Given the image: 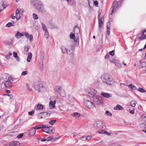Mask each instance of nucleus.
Here are the masks:
<instances>
[{
  "mask_svg": "<svg viewBox=\"0 0 146 146\" xmlns=\"http://www.w3.org/2000/svg\"><path fill=\"white\" fill-rule=\"evenodd\" d=\"M101 78L102 82L107 84L111 85L114 83L113 78L108 74L104 73L102 75Z\"/></svg>",
  "mask_w": 146,
  "mask_h": 146,
  "instance_id": "obj_1",
  "label": "nucleus"
},
{
  "mask_svg": "<svg viewBox=\"0 0 146 146\" xmlns=\"http://www.w3.org/2000/svg\"><path fill=\"white\" fill-rule=\"evenodd\" d=\"M86 91L88 96L92 98H93L97 93V91L92 88H87L86 90Z\"/></svg>",
  "mask_w": 146,
  "mask_h": 146,
  "instance_id": "obj_2",
  "label": "nucleus"
},
{
  "mask_svg": "<svg viewBox=\"0 0 146 146\" xmlns=\"http://www.w3.org/2000/svg\"><path fill=\"white\" fill-rule=\"evenodd\" d=\"M43 82L41 81H36L35 82L34 86L35 89L37 90L38 92L42 91L43 88Z\"/></svg>",
  "mask_w": 146,
  "mask_h": 146,
  "instance_id": "obj_3",
  "label": "nucleus"
},
{
  "mask_svg": "<svg viewBox=\"0 0 146 146\" xmlns=\"http://www.w3.org/2000/svg\"><path fill=\"white\" fill-rule=\"evenodd\" d=\"M70 49H69L68 51L67 49L64 46H62L61 48L62 52L64 54L67 53L70 54L71 53H72L74 51V48L73 46L72 45L70 46Z\"/></svg>",
  "mask_w": 146,
  "mask_h": 146,
  "instance_id": "obj_4",
  "label": "nucleus"
},
{
  "mask_svg": "<svg viewBox=\"0 0 146 146\" xmlns=\"http://www.w3.org/2000/svg\"><path fill=\"white\" fill-rule=\"evenodd\" d=\"M102 11H99L98 13V18L99 21V29H100L102 27V25L103 24V21H104V16L101 14Z\"/></svg>",
  "mask_w": 146,
  "mask_h": 146,
  "instance_id": "obj_5",
  "label": "nucleus"
},
{
  "mask_svg": "<svg viewBox=\"0 0 146 146\" xmlns=\"http://www.w3.org/2000/svg\"><path fill=\"white\" fill-rule=\"evenodd\" d=\"M42 131L50 134H53L55 132L54 129L52 127H48V126L46 128L43 129Z\"/></svg>",
  "mask_w": 146,
  "mask_h": 146,
  "instance_id": "obj_6",
  "label": "nucleus"
},
{
  "mask_svg": "<svg viewBox=\"0 0 146 146\" xmlns=\"http://www.w3.org/2000/svg\"><path fill=\"white\" fill-rule=\"evenodd\" d=\"M103 123L102 121L100 120L95 121L94 123V127L96 128H99L101 127Z\"/></svg>",
  "mask_w": 146,
  "mask_h": 146,
  "instance_id": "obj_7",
  "label": "nucleus"
},
{
  "mask_svg": "<svg viewBox=\"0 0 146 146\" xmlns=\"http://www.w3.org/2000/svg\"><path fill=\"white\" fill-rule=\"evenodd\" d=\"M84 105L88 108L91 109L94 106V105L91 101H85Z\"/></svg>",
  "mask_w": 146,
  "mask_h": 146,
  "instance_id": "obj_8",
  "label": "nucleus"
},
{
  "mask_svg": "<svg viewBox=\"0 0 146 146\" xmlns=\"http://www.w3.org/2000/svg\"><path fill=\"white\" fill-rule=\"evenodd\" d=\"M119 3H121L120 2H113L112 5L111 7L112 9L111 10V13L110 14V15H112L114 12V10L116 9V7L118 6V4Z\"/></svg>",
  "mask_w": 146,
  "mask_h": 146,
  "instance_id": "obj_9",
  "label": "nucleus"
},
{
  "mask_svg": "<svg viewBox=\"0 0 146 146\" xmlns=\"http://www.w3.org/2000/svg\"><path fill=\"white\" fill-rule=\"evenodd\" d=\"M12 79V77H9L8 79V80L6 81L4 83V85L6 88H9L12 86V84L10 80Z\"/></svg>",
  "mask_w": 146,
  "mask_h": 146,
  "instance_id": "obj_10",
  "label": "nucleus"
},
{
  "mask_svg": "<svg viewBox=\"0 0 146 146\" xmlns=\"http://www.w3.org/2000/svg\"><path fill=\"white\" fill-rule=\"evenodd\" d=\"M48 27L50 29L57 28L56 25L53 23L51 20H49L47 23Z\"/></svg>",
  "mask_w": 146,
  "mask_h": 146,
  "instance_id": "obj_11",
  "label": "nucleus"
},
{
  "mask_svg": "<svg viewBox=\"0 0 146 146\" xmlns=\"http://www.w3.org/2000/svg\"><path fill=\"white\" fill-rule=\"evenodd\" d=\"M36 9L42 13H44L45 12L44 7L42 2L41 3V4H40Z\"/></svg>",
  "mask_w": 146,
  "mask_h": 146,
  "instance_id": "obj_12",
  "label": "nucleus"
},
{
  "mask_svg": "<svg viewBox=\"0 0 146 146\" xmlns=\"http://www.w3.org/2000/svg\"><path fill=\"white\" fill-rule=\"evenodd\" d=\"M15 15L16 16L17 20H18L22 16V13H20L19 11V10L17 9L16 11Z\"/></svg>",
  "mask_w": 146,
  "mask_h": 146,
  "instance_id": "obj_13",
  "label": "nucleus"
},
{
  "mask_svg": "<svg viewBox=\"0 0 146 146\" xmlns=\"http://www.w3.org/2000/svg\"><path fill=\"white\" fill-rule=\"evenodd\" d=\"M101 95L102 96L105 97L106 98L111 97L112 96V95L111 94L103 92H101Z\"/></svg>",
  "mask_w": 146,
  "mask_h": 146,
  "instance_id": "obj_14",
  "label": "nucleus"
},
{
  "mask_svg": "<svg viewBox=\"0 0 146 146\" xmlns=\"http://www.w3.org/2000/svg\"><path fill=\"white\" fill-rule=\"evenodd\" d=\"M145 38H146V30H144L141 33V36L139 38V39L140 40H142Z\"/></svg>",
  "mask_w": 146,
  "mask_h": 146,
  "instance_id": "obj_15",
  "label": "nucleus"
},
{
  "mask_svg": "<svg viewBox=\"0 0 146 146\" xmlns=\"http://www.w3.org/2000/svg\"><path fill=\"white\" fill-rule=\"evenodd\" d=\"M41 2L39 1L35 0L33 2V4L36 9L40 4H41Z\"/></svg>",
  "mask_w": 146,
  "mask_h": 146,
  "instance_id": "obj_16",
  "label": "nucleus"
},
{
  "mask_svg": "<svg viewBox=\"0 0 146 146\" xmlns=\"http://www.w3.org/2000/svg\"><path fill=\"white\" fill-rule=\"evenodd\" d=\"M23 32L21 33L19 31L17 32V33L15 35V36L17 38H19L21 37L24 36Z\"/></svg>",
  "mask_w": 146,
  "mask_h": 146,
  "instance_id": "obj_17",
  "label": "nucleus"
},
{
  "mask_svg": "<svg viewBox=\"0 0 146 146\" xmlns=\"http://www.w3.org/2000/svg\"><path fill=\"white\" fill-rule=\"evenodd\" d=\"M36 131V130L32 128L29 131V135L30 136H33L35 133Z\"/></svg>",
  "mask_w": 146,
  "mask_h": 146,
  "instance_id": "obj_18",
  "label": "nucleus"
},
{
  "mask_svg": "<svg viewBox=\"0 0 146 146\" xmlns=\"http://www.w3.org/2000/svg\"><path fill=\"white\" fill-rule=\"evenodd\" d=\"M19 144V142L17 141H13L11 143L9 146H17Z\"/></svg>",
  "mask_w": 146,
  "mask_h": 146,
  "instance_id": "obj_19",
  "label": "nucleus"
},
{
  "mask_svg": "<svg viewBox=\"0 0 146 146\" xmlns=\"http://www.w3.org/2000/svg\"><path fill=\"white\" fill-rule=\"evenodd\" d=\"M54 103L53 101H51L49 104V107L52 109H54L55 108V104L56 103V101H54Z\"/></svg>",
  "mask_w": 146,
  "mask_h": 146,
  "instance_id": "obj_20",
  "label": "nucleus"
},
{
  "mask_svg": "<svg viewBox=\"0 0 146 146\" xmlns=\"http://www.w3.org/2000/svg\"><path fill=\"white\" fill-rule=\"evenodd\" d=\"M32 54L31 53L29 52L28 54V56L27 58V61L29 62L31 61L32 57Z\"/></svg>",
  "mask_w": 146,
  "mask_h": 146,
  "instance_id": "obj_21",
  "label": "nucleus"
},
{
  "mask_svg": "<svg viewBox=\"0 0 146 146\" xmlns=\"http://www.w3.org/2000/svg\"><path fill=\"white\" fill-rule=\"evenodd\" d=\"M74 33L78 34L80 32L79 28L77 26H75L74 27L73 30Z\"/></svg>",
  "mask_w": 146,
  "mask_h": 146,
  "instance_id": "obj_22",
  "label": "nucleus"
},
{
  "mask_svg": "<svg viewBox=\"0 0 146 146\" xmlns=\"http://www.w3.org/2000/svg\"><path fill=\"white\" fill-rule=\"evenodd\" d=\"M62 89L61 86H56L55 87V90L59 93Z\"/></svg>",
  "mask_w": 146,
  "mask_h": 146,
  "instance_id": "obj_23",
  "label": "nucleus"
},
{
  "mask_svg": "<svg viewBox=\"0 0 146 146\" xmlns=\"http://www.w3.org/2000/svg\"><path fill=\"white\" fill-rule=\"evenodd\" d=\"M62 97H64L66 95L64 90L63 89L58 93Z\"/></svg>",
  "mask_w": 146,
  "mask_h": 146,
  "instance_id": "obj_24",
  "label": "nucleus"
},
{
  "mask_svg": "<svg viewBox=\"0 0 146 146\" xmlns=\"http://www.w3.org/2000/svg\"><path fill=\"white\" fill-rule=\"evenodd\" d=\"M115 110H123V108L119 105H117L116 107L114 108Z\"/></svg>",
  "mask_w": 146,
  "mask_h": 146,
  "instance_id": "obj_25",
  "label": "nucleus"
},
{
  "mask_svg": "<svg viewBox=\"0 0 146 146\" xmlns=\"http://www.w3.org/2000/svg\"><path fill=\"white\" fill-rule=\"evenodd\" d=\"M137 103L135 101H131L130 103V105L133 107L135 106Z\"/></svg>",
  "mask_w": 146,
  "mask_h": 146,
  "instance_id": "obj_26",
  "label": "nucleus"
},
{
  "mask_svg": "<svg viewBox=\"0 0 146 146\" xmlns=\"http://www.w3.org/2000/svg\"><path fill=\"white\" fill-rule=\"evenodd\" d=\"M128 87L129 88H130L133 90H135L136 89V87L134 86H132V84H130L128 85Z\"/></svg>",
  "mask_w": 146,
  "mask_h": 146,
  "instance_id": "obj_27",
  "label": "nucleus"
},
{
  "mask_svg": "<svg viewBox=\"0 0 146 146\" xmlns=\"http://www.w3.org/2000/svg\"><path fill=\"white\" fill-rule=\"evenodd\" d=\"M72 116H74L77 117H79L80 115V114L79 113L76 112L72 114Z\"/></svg>",
  "mask_w": 146,
  "mask_h": 146,
  "instance_id": "obj_28",
  "label": "nucleus"
},
{
  "mask_svg": "<svg viewBox=\"0 0 146 146\" xmlns=\"http://www.w3.org/2000/svg\"><path fill=\"white\" fill-rule=\"evenodd\" d=\"M45 33L44 35V37L46 38V39H47L48 38L49 35L48 31H44Z\"/></svg>",
  "mask_w": 146,
  "mask_h": 146,
  "instance_id": "obj_29",
  "label": "nucleus"
},
{
  "mask_svg": "<svg viewBox=\"0 0 146 146\" xmlns=\"http://www.w3.org/2000/svg\"><path fill=\"white\" fill-rule=\"evenodd\" d=\"M41 25L42 29L44 31H47L45 25L43 23H41Z\"/></svg>",
  "mask_w": 146,
  "mask_h": 146,
  "instance_id": "obj_30",
  "label": "nucleus"
},
{
  "mask_svg": "<svg viewBox=\"0 0 146 146\" xmlns=\"http://www.w3.org/2000/svg\"><path fill=\"white\" fill-rule=\"evenodd\" d=\"M2 6L3 7V9L1 8V10L0 11V12L3 10L5 8H6V6H5V5L6 4V3L5 2H3V1H2Z\"/></svg>",
  "mask_w": 146,
  "mask_h": 146,
  "instance_id": "obj_31",
  "label": "nucleus"
},
{
  "mask_svg": "<svg viewBox=\"0 0 146 146\" xmlns=\"http://www.w3.org/2000/svg\"><path fill=\"white\" fill-rule=\"evenodd\" d=\"M50 100H57V97L55 96H52L50 98Z\"/></svg>",
  "mask_w": 146,
  "mask_h": 146,
  "instance_id": "obj_32",
  "label": "nucleus"
},
{
  "mask_svg": "<svg viewBox=\"0 0 146 146\" xmlns=\"http://www.w3.org/2000/svg\"><path fill=\"white\" fill-rule=\"evenodd\" d=\"M56 121L55 120H52L50 121L49 123L51 125H53L55 123Z\"/></svg>",
  "mask_w": 146,
  "mask_h": 146,
  "instance_id": "obj_33",
  "label": "nucleus"
},
{
  "mask_svg": "<svg viewBox=\"0 0 146 146\" xmlns=\"http://www.w3.org/2000/svg\"><path fill=\"white\" fill-rule=\"evenodd\" d=\"M137 90L140 92L142 93H144L146 92L144 90L143 88H139Z\"/></svg>",
  "mask_w": 146,
  "mask_h": 146,
  "instance_id": "obj_34",
  "label": "nucleus"
},
{
  "mask_svg": "<svg viewBox=\"0 0 146 146\" xmlns=\"http://www.w3.org/2000/svg\"><path fill=\"white\" fill-rule=\"evenodd\" d=\"M140 127L142 129H145V123H143L140 124Z\"/></svg>",
  "mask_w": 146,
  "mask_h": 146,
  "instance_id": "obj_35",
  "label": "nucleus"
},
{
  "mask_svg": "<svg viewBox=\"0 0 146 146\" xmlns=\"http://www.w3.org/2000/svg\"><path fill=\"white\" fill-rule=\"evenodd\" d=\"M6 26L7 27H10L11 26H14V25L12 24V23H11V22H9V23H7L6 24Z\"/></svg>",
  "mask_w": 146,
  "mask_h": 146,
  "instance_id": "obj_36",
  "label": "nucleus"
},
{
  "mask_svg": "<svg viewBox=\"0 0 146 146\" xmlns=\"http://www.w3.org/2000/svg\"><path fill=\"white\" fill-rule=\"evenodd\" d=\"M12 54L10 52L9 53L7 54L6 56V59H8L10 58V56Z\"/></svg>",
  "mask_w": 146,
  "mask_h": 146,
  "instance_id": "obj_37",
  "label": "nucleus"
},
{
  "mask_svg": "<svg viewBox=\"0 0 146 146\" xmlns=\"http://www.w3.org/2000/svg\"><path fill=\"white\" fill-rule=\"evenodd\" d=\"M37 107L38 109L41 110L43 108V106L42 105L38 104L37 106Z\"/></svg>",
  "mask_w": 146,
  "mask_h": 146,
  "instance_id": "obj_38",
  "label": "nucleus"
},
{
  "mask_svg": "<svg viewBox=\"0 0 146 146\" xmlns=\"http://www.w3.org/2000/svg\"><path fill=\"white\" fill-rule=\"evenodd\" d=\"M70 38L72 39H74V38H75V36L74 34L72 33H70Z\"/></svg>",
  "mask_w": 146,
  "mask_h": 146,
  "instance_id": "obj_39",
  "label": "nucleus"
},
{
  "mask_svg": "<svg viewBox=\"0 0 146 146\" xmlns=\"http://www.w3.org/2000/svg\"><path fill=\"white\" fill-rule=\"evenodd\" d=\"M24 135V134L23 133H22L21 134H19L17 136V137L18 138L20 139L22 137L23 135Z\"/></svg>",
  "mask_w": 146,
  "mask_h": 146,
  "instance_id": "obj_40",
  "label": "nucleus"
},
{
  "mask_svg": "<svg viewBox=\"0 0 146 146\" xmlns=\"http://www.w3.org/2000/svg\"><path fill=\"white\" fill-rule=\"evenodd\" d=\"M115 64L116 67H117L118 68H121V65L119 63H115Z\"/></svg>",
  "mask_w": 146,
  "mask_h": 146,
  "instance_id": "obj_41",
  "label": "nucleus"
},
{
  "mask_svg": "<svg viewBox=\"0 0 146 146\" xmlns=\"http://www.w3.org/2000/svg\"><path fill=\"white\" fill-rule=\"evenodd\" d=\"M23 34L24 35V36H25L26 38H29V33H27L26 32H23Z\"/></svg>",
  "mask_w": 146,
  "mask_h": 146,
  "instance_id": "obj_42",
  "label": "nucleus"
},
{
  "mask_svg": "<svg viewBox=\"0 0 146 146\" xmlns=\"http://www.w3.org/2000/svg\"><path fill=\"white\" fill-rule=\"evenodd\" d=\"M29 49V48L28 46H25L24 47V51L25 52H27Z\"/></svg>",
  "mask_w": 146,
  "mask_h": 146,
  "instance_id": "obj_43",
  "label": "nucleus"
},
{
  "mask_svg": "<svg viewBox=\"0 0 146 146\" xmlns=\"http://www.w3.org/2000/svg\"><path fill=\"white\" fill-rule=\"evenodd\" d=\"M33 17L34 19H38V17L37 15L35 13H33Z\"/></svg>",
  "mask_w": 146,
  "mask_h": 146,
  "instance_id": "obj_44",
  "label": "nucleus"
},
{
  "mask_svg": "<svg viewBox=\"0 0 146 146\" xmlns=\"http://www.w3.org/2000/svg\"><path fill=\"white\" fill-rule=\"evenodd\" d=\"M35 112V110H32L31 111H29L28 112L29 115H33Z\"/></svg>",
  "mask_w": 146,
  "mask_h": 146,
  "instance_id": "obj_45",
  "label": "nucleus"
},
{
  "mask_svg": "<svg viewBox=\"0 0 146 146\" xmlns=\"http://www.w3.org/2000/svg\"><path fill=\"white\" fill-rule=\"evenodd\" d=\"M80 139L83 141H85L86 140V136H83L82 137L80 138Z\"/></svg>",
  "mask_w": 146,
  "mask_h": 146,
  "instance_id": "obj_46",
  "label": "nucleus"
},
{
  "mask_svg": "<svg viewBox=\"0 0 146 146\" xmlns=\"http://www.w3.org/2000/svg\"><path fill=\"white\" fill-rule=\"evenodd\" d=\"M38 116L40 118H42L43 117V115L42 113H38Z\"/></svg>",
  "mask_w": 146,
  "mask_h": 146,
  "instance_id": "obj_47",
  "label": "nucleus"
},
{
  "mask_svg": "<svg viewBox=\"0 0 146 146\" xmlns=\"http://www.w3.org/2000/svg\"><path fill=\"white\" fill-rule=\"evenodd\" d=\"M27 71H24L22 72L21 75L22 76H25L27 75Z\"/></svg>",
  "mask_w": 146,
  "mask_h": 146,
  "instance_id": "obj_48",
  "label": "nucleus"
},
{
  "mask_svg": "<svg viewBox=\"0 0 146 146\" xmlns=\"http://www.w3.org/2000/svg\"><path fill=\"white\" fill-rule=\"evenodd\" d=\"M114 50H112V51H110L109 52V54L112 56L114 55Z\"/></svg>",
  "mask_w": 146,
  "mask_h": 146,
  "instance_id": "obj_49",
  "label": "nucleus"
},
{
  "mask_svg": "<svg viewBox=\"0 0 146 146\" xmlns=\"http://www.w3.org/2000/svg\"><path fill=\"white\" fill-rule=\"evenodd\" d=\"M94 5L96 7L98 6V1H94Z\"/></svg>",
  "mask_w": 146,
  "mask_h": 146,
  "instance_id": "obj_50",
  "label": "nucleus"
},
{
  "mask_svg": "<svg viewBox=\"0 0 146 146\" xmlns=\"http://www.w3.org/2000/svg\"><path fill=\"white\" fill-rule=\"evenodd\" d=\"M41 55H40V58H42V59L44 58V52L43 51H42L41 52Z\"/></svg>",
  "mask_w": 146,
  "mask_h": 146,
  "instance_id": "obj_51",
  "label": "nucleus"
},
{
  "mask_svg": "<svg viewBox=\"0 0 146 146\" xmlns=\"http://www.w3.org/2000/svg\"><path fill=\"white\" fill-rule=\"evenodd\" d=\"M47 125H40V127L41 128H43V129H44L46 128V127H47Z\"/></svg>",
  "mask_w": 146,
  "mask_h": 146,
  "instance_id": "obj_52",
  "label": "nucleus"
},
{
  "mask_svg": "<svg viewBox=\"0 0 146 146\" xmlns=\"http://www.w3.org/2000/svg\"><path fill=\"white\" fill-rule=\"evenodd\" d=\"M141 119H144L145 120V119L146 118V115H142L141 116Z\"/></svg>",
  "mask_w": 146,
  "mask_h": 146,
  "instance_id": "obj_53",
  "label": "nucleus"
},
{
  "mask_svg": "<svg viewBox=\"0 0 146 146\" xmlns=\"http://www.w3.org/2000/svg\"><path fill=\"white\" fill-rule=\"evenodd\" d=\"M46 140L51 141H52V139L51 138L50 139H47V140H46L45 139H41V141L42 142H44V141H45Z\"/></svg>",
  "mask_w": 146,
  "mask_h": 146,
  "instance_id": "obj_54",
  "label": "nucleus"
},
{
  "mask_svg": "<svg viewBox=\"0 0 146 146\" xmlns=\"http://www.w3.org/2000/svg\"><path fill=\"white\" fill-rule=\"evenodd\" d=\"M105 131L104 130H99L98 131V133L100 134H103Z\"/></svg>",
  "mask_w": 146,
  "mask_h": 146,
  "instance_id": "obj_55",
  "label": "nucleus"
},
{
  "mask_svg": "<svg viewBox=\"0 0 146 146\" xmlns=\"http://www.w3.org/2000/svg\"><path fill=\"white\" fill-rule=\"evenodd\" d=\"M106 113L109 116H110L111 115V114L108 111H106Z\"/></svg>",
  "mask_w": 146,
  "mask_h": 146,
  "instance_id": "obj_56",
  "label": "nucleus"
},
{
  "mask_svg": "<svg viewBox=\"0 0 146 146\" xmlns=\"http://www.w3.org/2000/svg\"><path fill=\"white\" fill-rule=\"evenodd\" d=\"M134 110L135 109H134L132 110H131L130 109H129V112L131 113L132 114H133L134 113Z\"/></svg>",
  "mask_w": 146,
  "mask_h": 146,
  "instance_id": "obj_57",
  "label": "nucleus"
},
{
  "mask_svg": "<svg viewBox=\"0 0 146 146\" xmlns=\"http://www.w3.org/2000/svg\"><path fill=\"white\" fill-rule=\"evenodd\" d=\"M13 56L14 57H16L17 56V53L15 51L13 52Z\"/></svg>",
  "mask_w": 146,
  "mask_h": 146,
  "instance_id": "obj_58",
  "label": "nucleus"
},
{
  "mask_svg": "<svg viewBox=\"0 0 146 146\" xmlns=\"http://www.w3.org/2000/svg\"><path fill=\"white\" fill-rule=\"evenodd\" d=\"M29 40L30 41H32L33 39V36L31 34H30L29 35Z\"/></svg>",
  "mask_w": 146,
  "mask_h": 146,
  "instance_id": "obj_59",
  "label": "nucleus"
},
{
  "mask_svg": "<svg viewBox=\"0 0 146 146\" xmlns=\"http://www.w3.org/2000/svg\"><path fill=\"white\" fill-rule=\"evenodd\" d=\"M104 132V133L108 135H110L111 134V133H108L106 131H105Z\"/></svg>",
  "mask_w": 146,
  "mask_h": 146,
  "instance_id": "obj_60",
  "label": "nucleus"
},
{
  "mask_svg": "<svg viewBox=\"0 0 146 146\" xmlns=\"http://www.w3.org/2000/svg\"><path fill=\"white\" fill-rule=\"evenodd\" d=\"M110 27V22H108L107 23L106 27L107 28H109Z\"/></svg>",
  "mask_w": 146,
  "mask_h": 146,
  "instance_id": "obj_61",
  "label": "nucleus"
},
{
  "mask_svg": "<svg viewBox=\"0 0 146 146\" xmlns=\"http://www.w3.org/2000/svg\"><path fill=\"white\" fill-rule=\"evenodd\" d=\"M33 128L36 130V129H41V127H39L38 126H36L34 127V128Z\"/></svg>",
  "mask_w": 146,
  "mask_h": 146,
  "instance_id": "obj_62",
  "label": "nucleus"
},
{
  "mask_svg": "<svg viewBox=\"0 0 146 146\" xmlns=\"http://www.w3.org/2000/svg\"><path fill=\"white\" fill-rule=\"evenodd\" d=\"M8 96L9 97V100H11L12 98H13V96L12 95H9V94L8 95Z\"/></svg>",
  "mask_w": 146,
  "mask_h": 146,
  "instance_id": "obj_63",
  "label": "nucleus"
},
{
  "mask_svg": "<svg viewBox=\"0 0 146 146\" xmlns=\"http://www.w3.org/2000/svg\"><path fill=\"white\" fill-rule=\"evenodd\" d=\"M19 11L20 12V13H22L24 12V10L23 9H20L19 10Z\"/></svg>",
  "mask_w": 146,
  "mask_h": 146,
  "instance_id": "obj_64",
  "label": "nucleus"
}]
</instances>
